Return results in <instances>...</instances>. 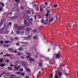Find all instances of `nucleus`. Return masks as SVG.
Here are the masks:
<instances>
[{
	"instance_id": "f257e3e1",
	"label": "nucleus",
	"mask_w": 78,
	"mask_h": 78,
	"mask_svg": "<svg viewBox=\"0 0 78 78\" xmlns=\"http://www.w3.org/2000/svg\"><path fill=\"white\" fill-rule=\"evenodd\" d=\"M17 29L19 30H25V27H24L23 25H22L21 26H19Z\"/></svg>"
},
{
	"instance_id": "f03ea898",
	"label": "nucleus",
	"mask_w": 78,
	"mask_h": 78,
	"mask_svg": "<svg viewBox=\"0 0 78 78\" xmlns=\"http://www.w3.org/2000/svg\"><path fill=\"white\" fill-rule=\"evenodd\" d=\"M24 24L25 27H28L29 26V25L30 24L28 23H27V21L24 19Z\"/></svg>"
},
{
	"instance_id": "7ed1b4c3",
	"label": "nucleus",
	"mask_w": 78,
	"mask_h": 78,
	"mask_svg": "<svg viewBox=\"0 0 78 78\" xmlns=\"http://www.w3.org/2000/svg\"><path fill=\"white\" fill-rule=\"evenodd\" d=\"M27 37H25V38H27V39H26V40H30L32 37V36H31V35H28Z\"/></svg>"
},
{
	"instance_id": "20e7f679",
	"label": "nucleus",
	"mask_w": 78,
	"mask_h": 78,
	"mask_svg": "<svg viewBox=\"0 0 78 78\" xmlns=\"http://www.w3.org/2000/svg\"><path fill=\"white\" fill-rule=\"evenodd\" d=\"M33 18H31L29 20H28V22L30 24V25H33V22H32V20H33Z\"/></svg>"
},
{
	"instance_id": "39448f33",
	"label": "nucleus",
	"mask_w": 78,
	"mask_h": 78,
	"mask_svg": "<svg viewBox=\"0 0 78 78\" xmlns=\"http://www.w3.org/2000/svg\"><path fill=\"white\" fill-rule=\"evenodd\" d=\"M22 64L25 67H28V64L27 63V62H22Z\"/></svg>"
},
{
	"instance_id": "423d86ee",
	"label": "nucleus",
	"mask_w": 78,
	"mask_h": 78,
	"mask_svg": "<svg viewBox=\"0 0 78 78\" xmlns=\"http://www.w3.org/2000/svg\"><path fill=\"white\" fill-rule=\"evenodd\" d=\"M50 18L49 21V23H50L51 22H53V20H54V18H53L50 17Z\"/></svg>"
},
{
	"instance_id": "0eeeda50",
	"label": "nucleus",
	"mask_w": 78,
	"mask_h": 78,
	"mask_svg": "<svg viewBox=\"0 0 78 78\" xmlns=\"http://www.w3.org/2000/svg\"><path fill=\"white\" fill-rule=\"evenodd\" d=\"M55 58L57 59H58V58H60V54H58L57 55H56L55 56Z\"/></svg>"
},
{
	"instance_id": "6e6552de",
	"label": "nucleus",
	"mask_w": 78,
	"mask_h": 78,
	"mask_svg": "<svg viewBox=\"0 0 78 78\" xmlns=\"http://www.w3.org/2000/svg\"><path fill=\"white\" fill-rule=\"evenodd\" d=\"M18 10L19 9L17 7L13 8L12 9V11H18Z\"/></svg>"
},
{
	"instance_id": "1a4fd4ad",
	"label": "nucleus",
	"mask_w": 78,
	"mask_h": 78,
	"mask_svg": "<svg viewBox=\"0 0 78 78\" xmlns=\"http://www.w3.org/2000/svg\"><path fill=\"white\" fill-rule=\"evenodd\" d=\"M31 30H32V29L30 28H27L26 29V31H31Z\"/></svg>"
},
{
	"instance_id": "9d476101",
	"label": "nucleus",
	"mask_w": 78,
	"mask_h": 78,
	"mask_svg": "<svg viewBox=\"0 0 78 78\" xmlns=\"http://www.w3.org/2000/svg\"><path fill=\"white\" fill-rule=\"evenodd\" d=\"M48 19H47L45 21H44V22H45L44 23V24L45 25H46L47 24H48Z\"/></svg>"
},
{
	"instance_id": "9b49d317",
	"label": "nucleus",
	"mask_w": 78,
	"mask_h": 78,
	"mask_svg": "<svg viewBox=\"0 0 78 78\" xmlns=\"http://www.w3.org/2000/svg\"><path fill=\"white\" fill-rule=\"evenodd\" d=\"M11 13H9L7 14L6 17H7V18H9V17H11Z\"/></svg>"
},
{
	"instance_id": "f8f14e48",
	"label": "nucleus",
	"mask_w": 78,
	"mask_h": 78,
	"mask_svg": "<svg viewBox=\"0 0 78 78\" xmlns=\"http://www.w3.org/2000/svg\"><path fill=\"white\" fill-rule=\"evenodd\" d=\"M15 64L16 65H12V64H10V66H11L12 67H13V66H15V67H16V66H17L18 65V64H17V63H15Z\"/></svg>"
},
{
	"instance_id": "ddd939ff",
	"label": "nucleus",
	"mask_w": 78,
	"mask_h": 78,
	"mask_svg": "<svg viewBox=\"0 0 78 78\" xmlns=\"http://www.w3.org/2000/svg\"><path fill=\"white\" fill-rule=\"evenodd\" d=\"M10 42H11V41H4V43H5V44H8V43H9Z\"/></svg>"
},
{
	"instance_id": "4468645a",
	"label": "nucleus",
	"mask_w": 78,
	"mask_h": 78,
	"mask_svg": "<svg viewBox=\"0 0 78 78\" xmlns=\"http://www.w3.org/2000/svg\"><path fill=\"white\" fill-rule=\"evenodd\" d=\"M62 72H59L58 73V76H60V77H61L62 76Z\"/></svg>"
},
{
	"instance_id": "2eb2a0df",
	"label": "nucleus",
	"mask_w": 78,
	"mask_h": 78,
	"mask_svg": "<svg viewBox=\"0 0 78 78\" xmlns=\"http://www.w3.org/2000/svg\"><path fill=\"white\" fill-rule=\"evenodd\" d=\"M25 7H23L22 5H21L20 7V9L21 10H23V9H25Z\"/></svg>"
},
{
	"instance_id": "dca6fc26",
	"label": "nucleus",
	"mask_w": 78,
	"mask_h": 78,
	"mask_svg": "<svg viewBox=\"0 0 78 78\" xmlns=\"http://www.w3.org/2000/svg\"><path fill=\"white\" fill-rule=\"evenodd\" d=\"M25 69H27V71L28 72H30V69L28 68L25 67Z\"/></svg>"
},
{
	"instance_id": "f3484780",
	"label": "nucleus",
	"mask_w": 78,
	"mask_h": 78,
	"mask_svg": "<svg viewBox=\"0 0 78 78\" xmlns=\"http://www.w3.org/2000/svg\"><path fill=\"white\" fill-rule=\"evenodd\" d=\"M32 32H33V33H36L37 32V29L33 30L32 31Z\"/></svg>"
},
{
	"instance_id": "a211bd4d",
	"label": "nucleus",
	"mask_w": 78,
	"mask_h": 78,
	"mask_svg": "<svg viewBox=\"0 0 78 78\" xmlns=\"http://www.w3.org/2000/svg\"><path fill=\"white\" fill-rule=\"evenodd\" d=\"M57 71L55 72V78H58V76L57 75Z\"/></svg>"
},
{
	"instance_id": "6ab92c4d",
	"label": "nucleus",
	"mask_w": 78,
	"mask_h": 78,
	"mask_svg": "<svg viewBox=\"0 0 78 78\" xmlns=\"http://www.w3.org/2000/svg\"><path fill=\"white\" fill-rule=\"evenodd\" d=\"M27 54H28V55H30L26 56V58H29L30 57V55H31V54H30V53L28 52H27Z\"/></svg>"
},
{
	"instance_id": "aec40b11",
	"label": "nucleus",
	"mask_w": 78,
	"mask_h": 78,
	"mask_svg": "<svg viewBox=\"0 0 78 78\" xmlns=\"http://www.w3.org/2000/svg\"><path fill=\"white\" fill-rule=\"evenodd\" d=\"M15 74H17L18 75H20L21 74V72H19L15 73Z\"/></svg>"
},
{
	"instance_id": "412c9836",
	"label": "nucleus",
	"mask_w": 78,
	"mask_h": 78,
	"mask_svg": "<svg viewBox=\"0 0 78 78\" xmlns=\"http://www.w3.org/2000/svg\"><path fill=\"white\" fill-rule=\"evenodd\" d=\"M9 32V31L8 30H5V32L4 33L5 34H8Z\"/></svg>"
},
{
	"instance_id": "4be33fe9",
	"label": "nucleus",
	"mask_w": 78,
	"mask_h": 78,
	"mask_svg": "<svg viewBox=\"0 0 78 78\" xmlns=\"http://www.w3.org/2000/svg\"><path fill=\"white\" fill-rule=\"evenodd\" d=\"M26 35H28V36H29V35H30V32H26Z\"/></svg>"
},
{
	"instance_id": "5701e85b",
	"label": "nucleus",
	"mask_w": 78,
	"mask_h": 78,
	"mask_svg": "<svg viewBox=\"0 0 78 78\" xmlns=\"http://www.w3.org/2000/svg\"><path fill=\"white\" fill-rule=\"evenodd\" d=\"M25 19H26V20H28V19H29V16H26L25 17Z\"/></svg>"
},
{
	"instance_id": "b1692460",
	"label": "nucleus",
	"mask_w": 78,
	"mask_h": 78,
	"mask_svg": "<svg viewBox=\"0 0 78 78\" xmlns=\"http://www.w3.org/2000/svg\"><path fill=\"white\" fill-rule=\"evenodd\" d=\"M3 30H4V28H3L2 29H0V33H2L3 31Z\"/></svg>"
},
{
	"instance_id": "393cba45",
	"label": "nucleus",
	"mask_w": 78,
	"mask_h": 78,
	"mask_svg": "<svg viewBox=\"0 0 78 78\" xmlns=\"http://www.w3.org/2000/svg\"><path fill=\"white\" fill-rule=\"evenodd\" d=\"M25 12L26 13H27V14H30V12L29 11H25Z\"/></svg>"
},
{
	"instance_id": "a878e982",
	"label": "nucleus",
	"mask_w": 78,
	"mask_h": 78,
	"mask_svg": "<svg viewBox=\"0 0 78 78\" xmlns=\"http://www.w3.org/2000/svg\"><path fill=\"white\" fill-rule=\"evenodd\" d=\"M8 69H9V70H12V68L11 67H8Z\"/></svg>"
},
{
	"instance_id": "bb28decb",
	"label": "nucleus",
	"mask_w": 78,
	"mask_h": 78,
	"mask_svg": "<svg viewBox=\"0 0 78 78\" xmlns=\"http://www.w3.org/2000/svg\"><path fill=\"white\" fill-rule=\"evenodd\" d=\"M39 65L40 66V67H42V64L41 63H39Z\"/></svg>"
},
{
	"instance_id": "cd10ccee",
	"label": "nucleus",
	"mask_w": 78,
	"mask_h": 78,
	"mask_svg": "<svg viewBox=\"0 0 78 78\" xmlns=\"http://www.w3.org/2000/svg\"><path fill=\"white\" fill-rule=\"evenodd\" d=\"M19 51H22L23 50V48H20L19 49Z\"/></svg>"
},
{
	"instance_id": "c85d7f7f",
	"label": "nucleus",
	"mask_w": 78,
	"mask_h": 78,
	"mask_svg": "<svg viewBox=\"0 0 78 78\" xmlns=\"http://www.w3.org/2000/svg\"><path fill=\"white\" fill-rule=\"evenodd\" d=\"M16 33L17 34H20V31L19 30H17L16 31Z\"/></svg>"
},
{
	"instance_id": "c756f323",
	"label": "nucleus",
	"mask_w": 78,
	"mask_h": 78,
	"mask_svg": "<svg viewBox=\"0 0 78 78\" xmlns=\"http://www.w3.org/2000/svg\"><path fill=\"white\" fill-rule=\"evenodd\" d=\"M47 14H50V10H47Z\"/></svg>"
},
{
	"instance_id": "7c9ffc66",
	"label": "nucleus",
	"mask_w": 78,
	"mask_h": 78,
	"mask_svg": "<svg viewBox=\"0 0 78 78\" xmlns=\"http://www.w3.org/2000/svg\"><path fill=\"white\" fill-rule=\"evenodd\" d=\"M37 36H36L34 37H33V39H37Z\"/></svg>"
},
{
	"instance_id": "2f4dec72",
	"label": "nucleus",
	"mask_w": 78,
	"mask_h": 78,
	"mask_svg": "<svg viewBox=\"0 0 78 78\" xmlns=\"http://www.w3.org/2000/svg\"><path fill=\"white\" fill-rule=\"evenodd\" d=\"M15 1L16 2H17V3H20V0H15Z\"/></svg>"
},
{
	"instance_id": "473e14b6",
	"label": "nucleus",
	"mask_w": 78,
	"mask_h": 78,
	"mask_svg": "<svg viewBox=\"0 0 78 78\" xmlns=\"http://www.w3.org/2000/svg\"><path fill=\"white\" fill-rule=\"evenodd\" d=\"M14 27H15V28H17V24H15L14 25Z\"/></svg>"
},
{
	"instance_id": "72a5a7b5",
	"label": "nucleus",
	"mask_w": 78,
	"mask_h": 78,
	"mask_svg": "<svg viewBox=\"0 0 78 78\" xmlns=\"http://www.w3.org/2000/svg\"><path fill=\"white\" fill-rule=\"evenodd\" d=\"M54 8H56V7H58V4H56V5H54Z\"/></svg>"
},
{
	"instance_id": "f704fd0d",
	"label": "nucleus",
	"mask_w": 78,
	"mask_h": 78,
	"mask_svg": "<svg viewBox=\"0 0 78 78\" xmlns=\"http://www.w3.org/2000/svg\"><path fill=\"white\" fill-rule=\"evenodd\" d=\"M53 73H51V74L49 76V77L53 78Z\"/></svg>"
},
{
	"instance_id": "c9c22d12",
	"label": "nucleus",
	"mask_w": 78,
	"mask_h": 78,
	"mask_svg": "<svg viewBox=\"0 0 78 78\" xmlns=\"http://www.w3.org/2000/svg\"><path fill=\"white\" fill-rule=\"evenodd\" d=\"M5 64H2L1 65V67H4V66H5Z\"/></svg>"
},
{
	"instance_id": "e433bc0d",
	"label": "nucleus",
	"mask_w": 78,
	"mask_h": 78,
	"mask_svg": "<svg viewBox=\"0 0 78 78\" xmlns=\"http://www.w3.org/2000/svg\"><path fill=\"white\" fill-rule=\"evenodd\" d=\"M12 25V23H11V22H9V23L8 24V25Z\"/></svg>"
},
{
	"instance_id": "4c0bfd02",
	"label": "nucleus",
	"mask_w": 78,
	"mask_h": 78,
	"mask_svg": "<svg viewBox=\"0 0 78 78\" xmlns=\"http://www.w3.org/2000/svg\"><path fill=\"white\" fill-rule=\"evenodd\" d=\"M25 13H24L23 14V18H25Z\"/></svg>"
},
{
	"instance_id": "58836bf2",
	"label": "nucleus",
	"mask_w": 78,
	"mask_h": 78,
	"mask_svg": "<svg viewBox=\"0 0 78 78\" xmlns=\"http://www.w3.org/2000/svg\"><path fill=\"white\" fill-rule=\"evenodd\" d=\"M44 22H45V21H44V20H41V23H44Z\"/></svg>"
},
{
	"instance_id": "ea45409f",
	"label": "nucleus",
	"mask_w": 78,
	"mask_h": 78,
	"mask_svg": "<svg viewBox=\"0 0 78 78\" xmlns=\"http://www.w3.org/2000/svg\"><path fill=\"white\" fill-rule=\"evenodd\" d=\"M17 54L19 55H22V53H19V52H17Z\"/></svg>"
},
{
	"instance_id": "a19ab883",
	"label": "nucleus",
	"mask_w": 78,
	"mask_h": 78,
	"mask_svg": "<svg viewBox=\"0 0 78 78\" xmlns=\"http://www.w3.org/2000/svg\"><path fill=\"white\" fill-rule=\"evenodd\" d=\"M14 39H16V40H19V38L17 37H16L14 38Z\"/></svg>"
},
{
	"instance_id": "79ce46f5",
	"label": "nucleus",
	"mask_w": 78,
	"mask_h": 78,
	"mask_svg": "<svg viewBox=\"0 0 78 78\" xmlns=\"http://www.w3.org/2000/svg\"><path fill=\"white\" fill-rule=\"evenodd\" d=\"M6 73V71H4L3 73V74H2V75H3L4 74H5Z\"/></svg>"
},
{
	"instance_id": "37998d69",
	"label": "nucleus",
	"mask_w": 78,
	"mask_h": 78,
	"mask_svg": "<svg viewBox=\"0 0 78 78\" xmlns=\"http://www.w3.org/2000/svg\"><path fill=\"white\" fill-rule=\"evenodd\" d=\"M3 58H2L1 59H0V62H2V61H3Z\"/></svg>"
},
{
	"instance_id": "c03bdc74",
	"label": "nucleus",
	"mask_w": 78,
	"mask_h": 78,
	"mask_svg": "<svg viewBox=\"0 0 78 78\" xmlns=\"http://www.w3.org/2000/svg\"><path fill=\"white\" fill-rule=\"evenodd\" d=\"M0 3L1 5H2L3 6H5V5L4 4H3V3H2L1 2H0Z\"/></svg>"
},
{
	"instance_id": "a18cd8bd",
	"label": "nucleus",
	"mask_w": 78,
	"mask_h": 78,
	"mask_svg": "<svg viewBox=\"0 0 78 78\" xmlns=\"http://www.w3.org/2000/svg\"><path fill=\"white\" fill-rule=\"evenodd\" d=\"M24 34H25L24 31H23L22 32V34H21L22 35H23Z\"/></svg>"
},
{
	"instance_id": "49530a36",
	"label": "nucleus",
	"mask_w": 78,
	"mask_h": 78,
	"mask_svg": "<svg viewBox=\"0 0 78 78\" xmlns=\"http://www.w3.org/2000/svg\"><path fill=\"white\" fill-rule=\"evenodd\" d=\"M30 61H34V59H33V58H31L30 59Z\"/></svg>"
},
{
	"instance_id": "de8ad7c7",
	"label": "nucleus",
	"mask_w": 78,
	"mask_h": 78,
	"mask_svg": "<svg viewBox=\"0 0 78 78\" xmlns=\"http://www.w3.org/2000/svg\"><path fill=\"white\" fill-rule=\"evenodd\" d=\"M15 69H17V70H19V68L17 67H15Z\"/></svg>"
},
{
	"instance_id": "09e8293b",
	"label": "nucleus",
	"mask_w": 78,
	"mask_h": 78,
	"mask_svg": "<svg viewBox=\"0 0 78 78\" xmlns=\"http://www.w3.org/2000/svg\"><path fill=\"white\" fill-rule=\"evenodd\" d=\"M3 24V22H1L0 23V26H2Z\"/></svg>"
},
{
	"instance_id": "8fccbe9b",
	"label": "nucleus",
	"mask_w": 78,
	"mask_h": 78,
	"mask_svg": "<svg viewBox=\"0 0 78 78\" xmlns=\"http://www.w3.org/2000/svg\"><path fill=\"white\" fill-rule=\"evenodd\" d=\"M58 16L57 15H56V17L57 19H58Z\"/></svg>"
},
{
	"instance_id": "3c124183",
	"label": "nucleus",
	"mask_w": 78,
	"mask_h": 78,
	"mask_svg": "<svg viewBox=\"0 0 78 78\" xmlns=\"http://www.w3.org/2000/svg\"><path fill=\"white\" fill-rule=\"evenodd\" d=\"M11 76H16L14 75H11Z\"/></svg>"
},
{
	"instance_id": "603ef678",
	"label": "nucleus",
	"mask_w": 78,
	"mask_h": 78,
	"mask_svg": "<svg viewBox=\"0 0 78 78\" xmlns=\"http://www.w3.org/2000/svg\"><path fill=\"white\" fill-rule=\"evenodd\" d=\"M21 75H23H23H25V73H21Z\"/></svg>"
},
{
	"instance_id": "864d4df0",
	"label": "nucleus",
	"mask_w": 78,
	"mask_h": 78,
	"mask_svg": "<svg viewBox=\"0 0 78 78\" xmlns=\"http://www.w3.org/2000/svg\"><path fill=\"white\" fill-rule=\"evenodd\" d=\"M20 44V43H16V45H19Z\"/></svg>"
},
{
	"instance_id": "5fc2aeb1",
	"label": "nucleus",
	"mask_w": 78,
	"mask_h": 78,
	"mask_svg": "<svg viewBox=\"0 0 78 78\" xmlns=\"http://www.w3.org/2000/svg\"><path fill=\"white\" fill-rule=\"evenodd\" d=\"M48 15H49V14L47 13L46 14L45 16H46V17H48Z\"/></svg>"
},
{
	"instance_id": "6e6d98bb",
	"label": "nucleus",
	"mask_w": 78,
	"mask_h": 78,
	"mask_svg": "<svg viewBox=\"0 0 78 78\" xmlns=\"http://www.w3.org/2000/svg\"><path fill=\"white\" fill-rule=\"evenodd\" d=\"M21 44H26V42H20Z\"/></svg>"
},
{
	"instance_id": "4d7b16f0",
	"label": "nucleus",
	"mask_w": 78,
	"mask_h": 78,
	"mask_svg": "<svg viewBox=\"0 0 78 78\" xmlns=\"http://www.w3.org/2000/svg\"><path fill=\"white\" fill-rule=\"evenodd\" d=\"M11 55H7V54H6L5 55L6 56H11Z\"/></svg>"
},
{
	"instance_id": "13d9d810",
	"label": "nucleus",
	"mask_w": 78,
	"mask_h": 78,
	"mask_svg": "<svg viewBox=\"0 0 78 78\" xmlns=\"http://www.w3.org/2000/svg\"><path fill=\"white\" fill-rule=\"evenodd\" d=\"M8 47V45H5L3 46V47Z\"/></svg>"
},
{
	"instance_id": "bf43d9fd",
	"label": "nucleus",
	"mask_w": 78,
	"mask_h": 78,
	"mask_svg": "<svg viewBox=\"0 0 78 78\" xmlns=\"http://www.w3.org/2000/svg\"><path fill=\"white\" fill-rule=\"evenodd\" d=\"M0 43H1V44H2L3 43V41H0Z\"/></svg>"
},
{
	"instance_id": "052dcab7",
	"label": "nucleus",
	"mask_w": 78,
	"mask_h": 78,
	"mask_svg": "<svg viewBox=\"0 0 78 78\" xmlns=\"http://www.w3.org/2000/svg\"><path fill=\"white\" fill-rule=\"evenodd\" d=\"M45 5H48V3H47V2H45Z\"/></svg>"
},
{
	"instance_id": "680f3d73",
	"label": "nucleus",
	"mask_w": 78,
	"mask_h": 78,
	"mask_svg": "<svg viewBox=\"0 0 78 78\" xmlns=\"http://www.w3.org/2000/svg\"><path fill=\"white\" fill-rule=\"evenodd\" d=\"M2 10V8H0V11H1Z\"/></svg>"
},
{
	"instance_id": "e2e57ef3",
	"label": "nucleus",
	"mask_w": 78,
	"mask_h": 78,
	"mask_svg": "<svg viewBox=\"0 0 78 78\" xmlns=\"http://www.w3.org/2000/svg\"><path fill=\"white\" fill-rule=\"evenodd\" d=\"M16 6H17V3H16L14 4Z\"/></svg>"
},
{
	"instance_id": "0e129e2a",
	"label": "nucleus",
	"mask_w": 78,
	"mask_h": 78,
	"mask_svg": "<svg viewBox=\"0 0 78 78\" xmlns=\"http://www.w3.org/2000/svg\"><path fill=\"white\" fill-rule=\"evenodd\" d=\"M6 62H9V59H8L7 60Z\"/></svg>"
},
{
	"instance_id": "69168bd1",
	"label": "nucleus",
	"mask_w": 78,
	"mask_h": 78,
	"mask_svg": "<svg viewBox=\"0 0 78 78\" xmlns=\"http://www.w3.org/2000/svg\"><path fill=\"white\" fill-rule=\"evenodd\" d=\"M20 71H23V69H20Z\"/></svg>"
},
{
	"instance_id": "338daca9",
	"label": "nucleus",
	"mask_w": 78,
	"mask_h": 78,
	"mask_svg": "<svg viewBox=\"0 0 78 78\" xmlns=\"http://www.w3.org/2000/svg\"><path fill=\"white\" fill-rule=\"evenodd\" d=\"M18 68H19H19H20V65H19V66H18Z\"/></svg>"
},
{
	"instance_id": "774afa93",
	"label": "nucleus",
	"mask_w": 78,
	"mask_h": 78,
	"mask_svg": "<svg viewBox=\"0 0 78 78\" xmlns=\"http://www.w3.org/2000/svg\"><path fill=\"white\" fill-rule=\"evenodd\" d=\"M25 78H30V77L29 76H26Z\"/></svg>"
}]
</instances>
